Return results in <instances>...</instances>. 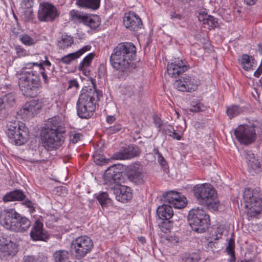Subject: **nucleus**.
<instances>
[{
	"label": "nucleus",
	"instance_id": "obj_42",
	"mask_svg": "<svg viewBox=\"0 0 262 262\" xmlns=\"http://www.w3.org/2000/svg\"><path fill=\"white\" fill-rule=\"evenodd\" d=\"M169 219H162L163 221L160 226L161 230L165 233L169 232L170 229L173 226V222L170 221Z\"/></svg>",
	"mask_w": 262,
	"mask_h": 262
},
{
	"label": "nucleus",
	"instance_id": "obj_41",
	"mask_svg": "<svg viewBox=\"0 0 262 262\" xmlns=\"http://www.w3.org/2000/svg\"><path fill=\"white\" fill-rule=\"evenodd\" d=\"M181 195L180 193L177 191H170L166 192L163 194V198L164 199V202L167 203L168 204L170 202H172L177 198H179V196Z\"/></svg>",
	"mask_w": 262,
	"mask_h": 262
},
{
	"label": "nucleus",
	"instance_id": "obj_51",
	"mask_svg": "<svg viewBox=\"0 0 262 262\" xmlns=\"http://www.w3.org/2000/svg\"><path fill=\"white\" fill-rule=\"evenodd\" d=\"M82 137V135L80 133H75L71 136L70 141L73 143H76L78 141H80Z\"/></svg>",
	"mask_w": 262,
	"mask_h": 262
},
{
	"label": "nucleus",
	"instance_id": "obj_16",
	"mask_svg": "<svg viewBox=\"0 0 262 262\" xmlns=\"http://www.w3.org/2000/svg\"><path fill=\"white\" fill-rule=\"evenodd\" d=\"M189 66L182 59L175 58L168 63L167 68L168 74L174 78H179L183 73L189 69Z\"/></svg>",
	"mask_w": 262,
	"mask_h": 262
},
{
	"label": "nucleus",
	"instance_id": "obj_3",
	"mask_svg": "<svg viewBox=\"0 0 262 262\" xmlns=\"http://www.w3.org/2000/svg\"><path fill=\"white\" fill-rule=\"evenodd\" d=\"M31 66L23 68L17 72L18 85L22 94L29 97H35L39 93L40 81L36 71L30 69Z\"/></svg>",
	"mask_w": 262,
	"mask_h": 262
},
{
	"label": "nucleus",
	"instance_id": "obj_13",
	"mask_svg": "<svg viewBox=\"0 0 262 262\" xmlns=\"http://www.w3.org/2000/svg\"><path fill=\"white\" fill-rule=\"evenodd\" d=\"M200 84L199 78L188 74H184L181 78L176 80L174 86L179 91L182 92H193L198 89Z\"/></svg>",
	"mask_w": 262,
	"mask_h": 262
},
{
	"label": "nucleus",
	"instance_id": "obj_21",
	"mask_svg": "<svg viewBox=\"0 0 262 262\" xmlns=\"http://www.w3.org/2000/svg\"><path fill=\"white\" fill-rule=\"evenodd\" d=\"M42 105L39 100H32L27 102L19 111V114L27 116L36 114L41 108Z\"/></svg>",
	"mask_w": 262,
	"mask_h": 262
},
{
	"label": "nucleus",
	"instance_id": "obj_34",
	"mask_svg": "<svg viewBox=\"0 0 262 262\" xmlns=\"http://www.w3.org/2000/svg\"><path fill=\"white\" fill-rule=\"evenodd\" d=\"M69 257V252L65 250L56 251L53 254L55 262H66Z\"/></svg>",
	"mask_w": 262,
	"mask_h": 262
},
{
	"label": "nucleus",
	"instance_id": "obj_44",
	"mask_svg": "<svg viewBox=\"0 0 262 262\" xmlns=\"http://www.w3.org/2000/svg\"><path fill=\"white\" fill-rule=\"evenodd\" d=\"M20 40L26 46H32L36 42L35 39L31 37L27 34H24L20 36Z\"/></svg>",
	"mask_w": 262,
	"mask_h": 262
},
{
	"label": "nucleus",
	"instance_id": "obj_27",
	"mask_svg": "<svg viewBox=\"0 0 262 262\" xmlns=\"http://www.w3.org/2000/svg\"><path fill=\"white\" fill-rule=\"evenodd\" d=\"M243 156L246 160L248 166L250 168L255 170L259 168V162L255 158L254 154L251 150H244Z\"/></svg>",
	"mask_w": 262,
	"mask_h": 262
},
{
	"label": "nucleus",
	"instance_id": "obj_17",
	"mask_svg": "<svg viewBox=\"0 0 262 262\" xmlns=\"http://www.w3.org/2000/svg\"><path fill=\"white\" fill-rule=\"evenodd\" d=\"M17 246L15 238L11 236H0V252L4 256L14 255L17 252Z\"/></svg>",
	"mask_w": 262,
	"mask_h": 262
},
{
	"label": "nucleus",
	"instance_id": "obj_47",
	"mask_svg": "<svg viewBox=\"0 0 262 262\" xmlns=\"http://www.w3.org/2000/svg\"><path fill=\"white\" fill-rule=\"evenodd\" d=\"M205 106L201 102L196 103L195 104L192 105L189 111L191 112L198 113L205 111Z\"/></svg>",
	"mask_w": 262,
	"mask_h": 262
},
{
	"label": "nucleus",
	"instance_id": "obj_55",
	"mask_svg": "<svg viewBox=\"0 0 262 262\" xmlns=\"http://www.w3.org/2000/svg\"><path fill=\"white\" fill-rule=\"evenodd\" d=\"M154 121L157 127L158 128H160L161 129V128H162L163 126L164 125L162 124V121L161 119L157 116H156L154 118Z\"/></svg>",
	"mask_w": 262,
	"mask_h": 262
},
{
	"label": "nucleus",
	"instance_id": "obj_37",
	"mask_svg": "<svg viewBox=\"0 0 262 262\" xmlns=\"http://www.w3.org/2000/svg\"><path fill=\"white\" fill-rule=\"evenodd\" d=\"M194 37L200 43L203 45L204 49H209L211 47L207 34H195Z\"/></svg>",
	"mask_w": 262,
	"mask_h": 262
},
{
	"label": "nucleus",
	"instance_id": "obj_59",
	"mask_svg": "<svg viewBox=\"0 0 262 262\" xmlns=\"http://www.w3.org/2000/svg\"><path fill=\"white\" fill-rule=\"evenodd\" d=\"M170 137H172L173 139H176L177 140H180L181 139V136L176 133L175 130L172 133Z\"/></svg>",
	"mask_w": 262,
	"mask_h": 262
},
{
	"label": "nucleus",
	"instance_id": "obj_18",
	"mask_svg": "<svg viewBox=\"0 0 262 262\" xmlns=\"http://www.w3.org/2000/svg\"><path fill=\"white\" fill-rule=\"evenodd\" d=\"M123 24L131 31H137L143 26L141 19L134 12L125 14Z\"/></svg>",
	"mask_w": 262,
	"mask_h": 262
},
{
	"label": "nucleus",
	"instance_id": "obj_53",
	"mask_svg": "<svg viewBox=\"0 0 262 262\" xmlns=\"http://www.w3.org/2000/svg\"><path fill=\"white\" fill-rule=\"evenodd\" d=\"M170 18L173 19V20H181L183 18L182 15L180 14L177 13L176 11H173L171 12L170 13Z\"/></svg>",
	"mask_w": 262,
	"mask_h": 262
},
{
	"label": "nucleus",
	"instance_id": "obj_33",
	"mask_svg": "<svg viewBox=\"0 0 262 262\" xmlns=\"http://www.w3.org/2000/svg\"><path fill=\"white\" fill-rule=\"evenodd\" d=\"M96 199L102 208L107 207L111 203V199L106 192L99 193L96 195Z\"/></svg>",
	"mask_w": 262,
	"mask_h": 262
},
{
	"label": "nucleus",
	"instance_id": "obj_31",
	"mask_svg": "<svg viewBox=\"0 0 262 262\" xmlns=\"http://www.w3.org/2000/svg\"><path fill=\"white\" fill-rule=\"evenodd\" d=\"M73 37L67 34L62 35L57 41V46L60 49L64 50L70 47L73 43Z\"/></svg>",
	"mask_w": 262,
	"mask_h": 262
},
{
	"label": "nucleus",
	"instance_id": "obj_24",
	"mask_svg": "<svg viewBox=\"0 0 262 262\" xmlns=\"http://www.w3.org/2000/svg\"><path fill=\"white\" fill-rule=\"evenodd\" d=\"M127 177L128 179L133 182L141 184L144 182V176L140 169V165L136 164L128 171Z\"/></svg>",
	"mask_w": 262,
	"mask_h": 262
},
{
	"label": "nucleus",
	"instance_id": "obj_54",
	"mask_svg": "<svg viewBox=\"0 0 262 262\" xmlns=\"http://www.w3.org/2000/svg\"><path fill=\"white\" fill-rule=\"evenodd\" d=\"M79 84L77 81L75 80H71L69 82V85L67 89H74L75 90H77Z\"/></svg>",
	"mask_w": 262,
	"mask_h": 262
},
{
	"label": "nucleus",
	"instance_id": "obj_2",
	"mask_svg": "<svg viewBox=\"0 0 262 262\" xmlns=\"http://www.w3.org/2000/svg\"><path fill=\"white\" fill-rule=\"evenodd\" d=\"M102 96V92L95 87L82 90L76 104L78 116L81 118H90L95 111L96 102Z\"/></svg>",
	"mask_w": 262,
	"mask_h": 262
},
{
	"label": "nucleus",
	"instance_id": "obj_58",
	"mask_svg": "<svg viewBox=\"0 0 262 262\" xmlns=\"http://www.w3.org/2000/svg\"><path fill=\"white\" fill-rule=\"evenodd\" d=\"M45 60L42 61L41 62H40L39 64H42V68H45V66L50 67L51 66V62L48 60V58L46 56H45Z\"/></svg>",
	"mask_w": 262,
	"mask_h": 262
},
{
	"label": "nucleus",
	"instance_id": "obj_61",
	"mask_svg": "<svg viewBox=\"0 0 262 262\" xmlns=\"http://www.w3.org/2000/svg\"><path fill=\"white\" fill-rule=\"evenodd\" d=\"M230 256V258L228 260V262H235L236 258L234 253L228 254Z\"/></svg>",
	"mask_w": 262,
	"mask_h": 262
},
{
	"label": "nucleus",
	"instance_id": "obj_23",
	"mask_svg": "<svg viewBox=\"0 0 262 262\" xmlns=\"http://www.w3.org/2000/svg\"><path fill=\"white\" fill-rule=\"evenodd\" d=\"M43 224L39 220L36 221L30 232V236L34 241H46L48 235L43 230Z\"/></svg>",
	"mask_w": 262,
	"mask_h": 262
},
{
	"label": "nucleus",
	"instance_id": "obj_29",
	"mask_svg": "<svg viewBox=\"0 0 262 262\" xmlns=\"http://www.w3.org/2000/svg\"><path fill=\"white\" fill-rule=\"evenodd\" d=\"M26 198V195L22 190L16 189L5 195L3 197V201L5 202L21 201L25 200Z\"/></svg>",
	"mask_w": 262,
	"mask_h": 262
},
{
	"label": "nucleus",
	"instance_id": "obj_22",
	"mask_svg": "<svg viewBox=\"0 0 262 262\" xmlns=\"http://www.w3.org/2000/svg\"><path fill=\"white\" fill-rule=\"evenodd\" d=\"M198 18L202 27L210 30L211 29L217 28L219 26L217 20L213 16L208 15L205 12L199 14Z\"/></svg>",
	"mask_w": 262,
	"mask_h": 262
},
{
	"label": "nucleus",
	"instance_id": "obj_11",
	"mask_svg": "<svg viewBox=\"0 0 262 262\" xmlns=\"http://www.w3.org/2000/svg\"><path fill=\"white\" fill-rule=\"evenodd\" d=\"M41 140L42 146L48 151L57 149L62 145L64 141L61 133L50 131H42Z\"/></svg>",
	"mask_w": 262,
	"mask_h": 262
},
{
	"label": "nucleus",
	"instance_id": "obj_8",
	"mask_svg": "<svg viewBox=\"0 0 262 262\" xmlns=\"http://www.w3.org/2000/svg\"><path fill=\"white\" fill-rule=\"evenodd\" d=\"M247 214L250 217L257 215L262 210V199L250 188H245L243 195Z\"/></svg>",
	"mask_w": 262,
	"mask_h": 262
},
{
	"label": "nucleus",
	"instance_id": "obj_45",
	"mask_svg": "<svg viewBox=\"0 0 262 262\" xmlns=\"http://www.w3.org/2000/svg\"><path fill=\"white\" fill-rule=\"evenodd\" d=\"M122 129V126L120 123H116L115 125L106 127L105 131L108 135H112L117 132L121 131Z\"/></svg>",
	"mask_w": 262,
	"mask_h": 262
},
{
	"label": "nucleus",
	"instance_id": "obj_12",
	"mask_svg": "<svg viewBox=\"0 0 262 262\" xmlns=\"http://www.w3.org/2000/svg\"><path fill=\"white\" fill-rule=\"evenodd\" d=\"M256 126L253 125H239L234 132L237 140L241 143L249 144L252 143L256 138Z\"/></svg>",
	"mask_w": 262,
	"mask_h": 262
},
{
	"label": "nucleus",
	"instance_id": "obj_20",
	"mask_svg": "<svg viewBox=\"0 0 262 262\" xmlns=\"http://www.w3.org/2000/svg\"><path fill=\"white\" fill-rule=\"evenodd\" d=\"M140 154V150L139 147L132 145L124 148L121 151L114 154L113 158L116 160L129 159L138 156Z\"/></svg>",
	"mask_w": 262,
	"mask_h": 262
},
{
	"label": "nucleus",
	"instance_id": "obj_50",
	"mask_svg": "<svg viewBox=\"0 0 262 262\" xmlns=\"http://www.w3.org/2000/svg\"><path fill=\"white\" fill-rule=\"evenodd\" d=\"M161 130L163 133L169 136H171L172 133L174 130L173 127L170 125H163Z\"/></svg>",
	"mask_w": 262,
	"mask_h": 262
},
{
	"label": "nucleus",
	"instance_id": "obj_15",
	"mask_svg": "<svg viewBox=\"0 0 262 262\" xmlns=\"http://www.w3.org/2000/svg\"><path fill=\"white\" fill-rule=\"evenodd\" d=\"M37 16L41 21H51L58 16V13L54 5L49 3L42 2L39 4Z\"/></svg>",
	"mask_w": 262,
	"mask_h": 262
},
{
	"label": "nucleus",
	"instance_id": "obj_30",
	"mask_svg": "<svg viewBox=\"0 0 262 262\" xmlns=\"http://www.w3.org/2000/svg\"><path fill=\"white\" fill-rule=\"evenodd\" d=\"M100 0H73L79 7L90 8L93 10L99 7Z\"/></svg>",
	"mask_w": 262,
	"mask_h": 262
},
{
	"label": "nucleus",
	"instance_id": "obj_28",
	"mask_svg": "<svg viewBox=\"0 0 262 262\" xmlns=\"http://www.w3.org/2000/svg\"><path fill=\"white\" fill-rule=\"evenodd\" d=\"M157 214L161 219H170L173 215V212L170 205L164 202V204L159 206L157 210Z\"/></svg>",
	"mask_w": 262,
	"mask_h": 262
},
{
	"label": "nucleus",
	"instance_id": "obj_9",
	"mask_svg": "<svg viewBox=\"0 0 262 262\" xmlns=\"http://www.w3.org/2000/svg\"><path fill=\"white\" fill-rule=\"evenodd\" d=\"M69 16L71 20L75 23L83 24L94 31H98L101 20L98 15L92 16L78 10H72L69 12Z\"/></svg>",
	"mask_w": 262,
	"mask_h": 262
},
{
	"label": "nucleus",
	"instance_id": "obj_19",
	"mask_svg": "<svg viewBox=\"0 0 262 262\" xmlns=\"http://www.w3.org/2000/svg\"><path fill=\"white\" fill-rule=\"evenodd\" d=\"M116 199L121 202L126 203L132 198L131 188L124 185H120L116 187L112 186Z\"/></svg>",
	"mask_w": 262,
	"mask_h": 262
},
{
	"label": "nucleus",
	"instance_id": "obj_64",
	"mask_svg": "<svg viewBox=\"0 0 262 262\" xmlns=\"http://www.w3.org/2000/svg\"><path fill=\"white\" fill-rule=\"evenodd\" d=\"M138 241L142 244H144L146 242V239L143 236L139 237Z\"/></svg>",
	"mask_w": 262,
	"mask_h": 262
},
{
	"label": "nucleus",
	"instance_id": "obj_43",
	"mask_svg": "<svg viewBox=\"0 0 262 262\" xmlns=\"http://www.w3.org/2000/svg\"><path fill=\"white\" fill-rule=\"evenodd\" d=\"M95 54L93 53H91L86 56H85L80 63L79 65V68H83V67H89L92 62V59L94 58Z\"/></svg>",
	"mask_w": 262,
	"mask_h": 262
},
{
	"label": "nucleus",
	"instance_id": "obj_52",
	"mask_svg": "<svg viewBox=\"0 0 262 262\" xmlns=\"http://www.w3.org/2000/svg\"><path fill=\"white\" fill-rule=\"evenodd\" d=\"M23 201H24L23 204L29 209V211L30 212L35 211L34 207H33V204L31 201L26 199Z\"/></svg>",
	"mask_w": 262,
	"mask_h": 262
},
{
	"label": "nucleus",
	"instance_id": "obj_38",
	"mask_svg": "<svg viewBox=\"0 0 262 262\" xmlns=\"http://www.w3.org/2000/svg\"><path fill=\"white\" fill-rule=\"evenodd\" d=\"M27 66L31 67L32 66H38L39 68V69L41 70L40 74L42 75L44 82L46 84L49 83V77H50L51 73L47 71L46 68H42V64H38L37 62H32L28 63Z\"/></svg>",
	"mask_w": 262,
	"mask_h": 262
},
{
	"label": "nucleus",
	"instance_id": "obj_49",
	"mask_svg": "<svg viewBox=\"0 0 262 262\" xmlns=\"http://www.w3.org/2000/svg\"><path fill=\"white\" fill-rule=\"evenodd\" d=\"M15 50L18 57H24L27 55V51L19 45L15 46Z\"/></svg>",
	"mask_w": 262,
	"mask_h": 262
},
{
	"label": "nucleus",
	"instance_id": "obj_7",
	"mask_svg": "<svg viewBox=\"0 0 262 262\" xmlns=\"http://www.w3.org/2000/svg\"><path fill=\"white\" fill-rule=\"evenodd\" d=\"M6 134L9 142L15 145L25 144L29 138L28 129L22 122H10Z\"/></svg>",
	"mask_w": 262,
	"mask_h": 262
},
{
	"label": "nucleus",
	"instance_id": "obj_40",
	"mask_svg": "<svg viewBox=\"0 0 262 262\" xmlns=\"http://www.w3.org/2000/svg\"><path fill=\"white\" fill-rule=\"evenodd\" d=\"M7 108L14 106L15 103V95L12 93L7 94L2 97Z\"/></svg>",
	"mask_w": 262,
	"mask_h": 262
},
{
	"label": "nucleus",
	"instance_id": "obj_62",
	"mask_svg": "<svg viewBox=\"0 0 262 262\" xmlns=\"http://www.w3.org/2000/svg\"><path fill=\"white\" fill-rule=\"evenodd\" d=\"M3 97L0 98V111L2 110L3 109L7 108L5 104L4 103Z\"/></svg>",
	"mask_w": 262,
	"mask_h": 262
},
{
	"label": "nucleus",
	"instance_id": "obj_4",
	"mask_svg": "<svg viewBox=\"0 0 262 262\" xmlns=\"http://www.w3.org/2000/svg\"><path fill=\"white\" fill-rule=\"evenodd\" d=\"M0 220L1 224L4 228L14 232H23L31 226V222L14 209L3 210L1 213Z\"/></svg>",
	"mask_w": 262,
	"mask_h": 262
},
{
	"label": "nucleus",
	"instance_id": "obj_46",
	"mask_svg": "<svg viewBox=\"0 0 262 262\" xmlns=\"http://www.w3.org/2000/svg\"><path fill=\"white\" fill-rule=\"evenodd\" d=\"M21 262H44L40 256H35L32 255L24 256Z\"/></svg>",
	"mask_w": 262,
	"mask_h": 262
},
{
	"label": "nucleus",
	"instance_id": "obj_56",
	"mask_svg": "<svg viewBox=\"0 0 262 262\" xmlns=\"http://www.w3.org/2000/svg\"><path fill=\"white\" fill-rule=\"evenodd\" d=\"M156 154H158V160L160 164L162 165H164L166 163V161L164 157L162 156L161 153L159 152L158 150H156Z\"/></svg>",
	"mask_w": 262,
	"mask_h": 262
},
{
	"label": "nucleus",
	"instance_id": "obj_25",
	"mask_svg": "<svg viewBox=\"0 0 262 262\" xmlns=\"http://www.w3.org/2000/svg\"><path fill=\"white\" fill-rule=\"evenodd\" d=\"M62 122L60 117L58 116L49 119L46 123L45 128L43 131H50L51 132L61 133L60 127L62 126Z\"/></svg>",
	"mask_w": 262,
	"mask_h": 262
},
{
	"label": "nucleus",
	"instance_id": "obj_5",
	"mask_svg": "<svg viewBox=\"0 0 262 262\" xmlns=\"http://www.w3.org/2000/svg\"><path fill=\"white\" fill-rule=\"evenodd\" d=\"M198 203L214 210L217 209L219 201L214 188L209 184L196 185L193 189Z\"/></svg>",
	"mask_w": 262,
	"mask_h": 262
},
{
	"label": "nucleus",
	"instance_id": "obj_14",
	"mask_svg": "<svg viewBox=\"0 0 262 262\" xmlns=\"http://www.w3.org/2000/svg\"><path fill=\"white\" fill-rule=\"evenodd\" d=\"M121 167L119 164H114L107 168L103 175L105 184L116 187L123 182Z\"/></svg>",
	"mask_w": 262,
	"mask_h": 262
},
{
	"label": "nucleus",
	"instance_id": "obj_1",
	"mask_svg": "<svg viewBox=\"0 0 262 262\" xmlns=\"http://www.w3.org/2000/svg\"><path fill=\"white\" fill-rule=\"evenodd\" d=\"M136 53V47L133 43H120L114 49L110 56V63L119 72L127 74L130 70L132 61Z\"/></svg>",
	"mask_w": 262,
	"mask_h": 262
},
{
	"label": "nucleus",
	"instance_id": "obj_39",
	"mask_svg": "<svg viewBox=\"0 0 262 262\" xmlns=\"http://www.w3.org/2000/svg\"><path fill=\"white\" fill-rule=\"evenodd\" d=\"M242 108L237 105H232L227 107L226 113L230 119L235 117L242 112Z\"/></svg>",
	"mask_w": 262,
	"mask_h": 262
},
{
	"label": "nucleus",
	"instance_id": "obj_63",
	"mask_svg": "<svg viewBox=\"0 0 262 262\" xmlns=\"http://www.w3.org/2000/svg\"><path fill=\"white\" fill-rule=\"evenodd\" d=\"M88 67H83V68H79V69L82 71V73L84 75L86 76L89 74V73L90 72V71L87 70V69H86Z\"/></svg>",
	"mask_w": 262,
	"mask_h": 262
},
{
	"label": "nucleus",
	"instance_id": "obj_57",
	"mask_svg": "<svg viewBox=\"0 0 262 262\" xmlns=\"http://www.w3.org/2000/svg\"><path fill=\"white\" fill-rule=\"evenodd\" d=\"M116 120V118L114 116L108 115L106 117V121L108 124L113 123Z\"/></svg>",
	"mask_w": 262,
	"mask_h": 262
},
{
	"label": "nucleus",
	"instance_id": "obj_60",
	"mask_svg": "<svg viewBox=\"0 0 262 262\" xmlns=\"http://www.w3.org/2000/svg\"><path fill=\"white\" fill-rule=\"evenodd\" d=\"M245 4L247 5H254L257 0H243Z\"/></svg>",
	"mask_w": 262,
	"mask_h": 262
},
{
	"label": "nucleus",
	"instance_id": "obj_32",
	"mask_svg": "<svg viewBox=\"0 0 262 262\" xmlns=\"http://www.w3.org/2000/svg\"><path fill=\"white\" fill-rule=\"evenodd\" d=\"M254 59L247 54L242 55L241 59V64L243 68L246 71H249L253 69Z\"/></svg>",
	"mask_w": 262,
	"mask_h": 262
},
{
	"label": "nucleus",
	"instance_id": "obj_35",
	"mask_svg": "<svg viewBox=\"0 0 262 262\" xmlns=\"http://www.w3.org/2000/svg\"><path fill=\"white\" fill-rule=\"evenodd\" d=\"M182 262H199L201 258L199 254L195 252L185 253L181 256Z\"/></svg>",
	"mask_w": 262,
	"mask_h": 262
},
{
	"label": "nucleus",
	"instance_id": "obj_48",
	"mask_svg": "<svg viewBox=\"0 0 262 262\" xmlns=\"http://www.w3.org/2000/svg\"><path fill=\"white\" fill-rule=\"evenodd\" d=\"M234 248H235L234 239L232 238H231L228 241V244L226 248V251L228 254L234 253H235Z\"/></svg>",
	"mask_w": 262,
	"mask_h": 262
},
{
	"label": "nucleus",
	"instance_id": "obj_26",
	"mask_svg": "<svg viewBox=\"0 0 262 262\" xmlns=\"http://www.w3.org/2000/svg\"><path fill=\"white\" fill-rule=\"evenodd\" d=\"M91 46L90 45H86L79 49L78 51L70 53L61 58V62L63 63L68 64L73 60H75L80 57L82 54L85 52L90 51L91 50Z\"/></svg>",
	"mask_w": 262,
	"mask_h": 262
},
{
	"label": "nucleus",
	"instance_id": "obj_6",
	"mask_svg": "<svg viewBox=\"0 0 262 262\" xmlns=\"http://www.w3.org/2000/svg\"><path fill=\"white\" fill-rule=\"evenodd\" d=\"M187 219L192 230L198 233L205 232L210 225L209 215L203 209L199 207L189 211Z\"/></svg>",
	"mask_w": 262,
	"mask_h": 262
},
{
	"label": "nucleus",
	"instance_id": "obj_10",
	"mask_svg": "<svg viewBox=\"0 0 262 262\" xmlns=\"http://www.w3.org/2000/svg\"><path fill=\"white\" fill-rule=\"evenodd\" d=\"M93 247L92 239L87 236H81L74 239L71 244V249L77 259L84 257Z\"/></svg>",
	"mask_w": 262,
	"mask_h": 262
},
{
	"label": "nucleus",
	"instance_id": "obj_36",
	"mask_svg": "<svg viewBox=\"0 0 262 262\" xmlns=\"http://www.w3.org/2000/svg\"><path fill=\"white\" fill-rule=\"evenodd\" d=\"M170 205L171 207H174V208L181 209L184 208L187 204L186 198L182 195H180L179 198H177L172 202H170L168 204Z\"/></svg>",
	"mask_w": 262,
	"mask_h": 262
}]
</instances>
